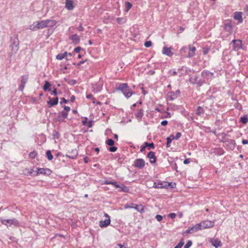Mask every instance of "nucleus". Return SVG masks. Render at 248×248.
I'll return each instance as SVG.
<instances>
[{"instance_id":"f257e3e1","label":"nucleus","mask_w":248,"mask_h":248,"mask_svg":"<svg viewBox=\"0 0 248 248\" xmlns=\"http://www.w3.org/2000/svg\"><path fill=\"white\" fill-rule=\"evenodd\" d=\"M10 43V47L11 51L9 53V55L11 56L12 55L16 54L19 48V40L17 35H15L14 36L11 37Z\"/></svg>"},{"instance_id":"f03ea898","label":"nucleus","mask_w":248,"mask_h":248,"mask_svg":"<svg viewBox=\"0 0 248 248\" xmlns=\"http://www.w3.org/2000/svg\"><path fill=\"white\" fill-rule=\"evenodd\" d=\"M117 90L122 92L126 98H129L132 94L135 93L129 87L127 83H121L117 88Z\"/></svg>"},{"instance_id":"7ed1b4c3","label":"nucleus","mask_w":248,"mask_h":248,"mask_svg":"<svg viewBox=\"0 0 248 248\" xmlns=\"http://www.w3.org/2000/svg\"><path fill=\"white\" fill-rule=\"evenodd\" d=\"M0 221L1 223L7 227H11L12 226L14 227H17L19 226V221L16 218L3 219H1Z\"/></svg>"},{"instance_id":"20e7f679","label":"nucleus","mask_w":248,"mask_h":248,"mask_svg":"<svg viewBox=\"0 0 248 248\" xmlns=\"http://www.w3.org/2000/svg\"><path fill=\"white\" fill-rule=\"evenodd\" d=\"M124 208H134L137 211L142 212L144 211V207L141 205H137L136 204L131 203L130 204H126L124 205Z\"/></svg>"},{"instance_id":"39448f33","label":"nucleus","mask_w":248,"mask_h":248,"mask_svg":"<svg viewBox=\"0 0 248 248\" xmlns=\"http://www.w3.org/2000/svg\"><path fill=\"white\" fill-rule=\"evenodd\" d=\"M231 44H233V50L234 51H238L242 48V41L240 40H233Z\"/></svg>"},{"instance_id":"423d86ee","label":"nucleus","mask_w":248,"mask_h":248,"mask_svg":"<svg viewBox=\"0 0 248 248\" xmlns=\"http://www.w3.org/2000/svg\"><path fill=\"white\" fill-rule=\"evenodd\" d=\"M49 21L47 20H41L37 21L36 24L34 25L35 28L38 29H43L48 27V23Z\"/></svg>"},{"instance_id":"0eeeda50","label":"nucleus","mask_w":248,"mask_h":248,"mask_svg":"<svg viewBox=\"0 0 248 248\" xmlns=\"http://www.w3.org/2000/svg\"><path fill=\"white\" fill-rule=\"evenodd\" d=\"M171 183H167L166 182H159L158 183L155 182L153 187L155 188H168Z\"/></svg>"},{"instance_id":"6e6552de","label":"nucleus","mask_w":248,"mask_h":248,"mask_svg":"<svg viewBox=\"0 0 248 248\" xmlns=\"http://www.w3.org/2000/svg\"><path fill=\"white\" fill-rule=\"evenodd\" d=\"M201 225V229H204L214 226L215 222L212 221L205 220L202 223H199Z\"/></svg>"},{"instance_id":"1a4fd4ad","label":"nucleus","mask_w":248,"mask_h":248,"mask_svg":"<svg viewBox=\"0 0 248 248\" xmlns=\"http://www.w3.org/2000/svg\"><path fill=\"white\" fill-rule=\"evenodd\" d=\"M29 76L28 75H23L21 77V84L19 87V90L22 91L25 86V84L28 81Z\"/></svg>"},{"instance_id":"9d476101","label":"nucleus","mask_w":248,"mask_h":248,"mask_svg":"<svg viewBox=\"0 0 248 248\" xmlns=\"http://www.w3.org/2000/svg\"><path fill=\"white\" fill-rule=\"evenodd\" d=\"M145 161L142 158H138L134 161V166L139 169L143 168L145 166Z\"/></svg>"},{"instance_id":"9b49d317","label":"nucleus","mask_w":248,"mask_h":248,"mask_svg":"<svg viewBox=\"0 0 248 248\" xmlns=\"http://www.w3.org/2000/svg\"><path fill=\"white\" fill-rule=\"evenodd\" d=\"M172 47H168L165 46L163 48L162 51V54L169 57H171L173 55V53L172 52Z\"/></svg>"},{"instance_id":"f8f14e48","label":"nucleus","mask_w":248,"mask_h":248,"mask_svg":"<svg viewBox=\"0 0 248 248\" xmlns=\"http://www.w3.org/2000/svg\"><path fill=\"white\" fill-rule=\"evenodd\" d=\"M196 50V48L195 47L189 46V48H188V53L185 55V57L187 58L193 57L195 55Z\"/></svg>"},{"instance_id":"ddd939ff","label":"nucleus","mask_w":248,"mask_h":248,"mask_svg":"<svg viewBox=\"0 0 248 248\" xmlns=\"http://www.w3.org/2000/svg\"><path fill=\"white\" fill-rule=\"evenodd\" d=\"M143 114L144 111L142 109H137V110L135 113V117L139 122L141 121Z\"/></svg>"},{"instance_id":"4468645a","label":"nucleus","mask_w":248,"mask_h":248,"mask_svg":"<svg viewBox=\"0 0 248 248\" xmlns=\"http://www.w3.org/2000/svg\"><path fill=\"white\" fill-rule=\"evenodd\" d=\"M147 157L150 159V162L152 164L155 163L156 161V157L155 155V153L154 152H149L147 155Z\"/></svg>"},{"instance_id":"2eb2a0df","label":"nucleus","mask_w":248,"mask_h":248,"mask_svg":"<svg viewBox=\"0 0 248 248\" xmlns=\"http://www.w3.org/2000/svg\"><path fill=\"white\" fill-rule=\"evenodd\" d=\"M37 170V174H43L50 175L51 173V170L49 169L39 168Z\"/></svg>"},{"instance_id":"dca6fc26","label":"nucleus","mask_w":248,"mask_h":248,"mask_svg":"<svg viewBox=\"0 0 248 248\" xmlns=\"http://www.w3.org/2000/svg\"><path fill=\"white\" fill-rule=\"evenodd\" d=\"M110 223V219L107 218L105 220H101L99 221V226L101 228H105L107 227Z\"/></svg>"},{"instance_id":"f3484780","label":"nucleus","mask_w":248,"mask_h":248,"mask_svg":"<svg viewBox=\"0 0 248 248\" xmlns=\"http://www.w3.org/2000/svg\"><path fill=\"white\" fill-rule=\"evenodd\" d=\"M70 39L71 40L72 42L76 45L78 44L80 41L79 36L77 34H75L71 36L70 37Z\"/></svg>"},{"instance_id":"a211bd4d","label":"nucleus","mask_w":248,"mask_h":248,"mask_svg":"<svg viewBox=\"0 0 248 248\" xmlns=\"http://www.w3.org/2000/svg\"><path fill=\"white\" fill-rule=\"evenodd\" d=\"M210 243L212 244V246L215 247L216 248H217L222 246L221 241L218 239H211Z\"/></svg>"},{"instance_id":"6ab92c4d","label":"nucleus","mask_w":248,"mask_h":248,"mask_svg":"<svg viewBox=\"0 0 248 248\" xmlns=\"http://www.w3.org/2000/svg\"><path fill=\"white\" fill-rule=\"evenodd\" d=\"M47 103L49 105V108L57 105L58 103V97H56L53 101H52L51 98L49 97V100L47 101Z\"/></svg>"},{"instance_id":"aec40b11","label":"nucleus","mask_w":248,"mask_h":248,"mask_svg":"<svg viewBox=\"0 0 248 248\" xmlns=\"http://www.w3.org/2000/svg\"><path fill=\"white\" fill-rule=\"evenodd\" d=\"M234 19L238 20L239 23H242L243 22L242 13L235 12L234 13Z\"/></svg>"},{"instance_id":"412c9836","label":"nucleus","mask_w":248,"mask_h":248,"mask_svg":"<svg viewBox=\"0 0 248 248\" xmlns=\"http://www.w3.org/2000/svg\"><path fill=\"white\" fill-rule=\"evenodd\" d=\"M65 8L69 10H73L74 6L72 0H66Z\"/></svg>"},{"instance_id":"4be33fe9","label":"nucleus","mask_w":248,"mask_h":248,"mask_svg":"<svg viewBox=\"0 0 248 248\" xmlns=\"http://www.w3.org/2000/svg\"><path fill=\"white\" fill-rule=\"evenodd\" d=\"M68 53L65 52L64 53H60L56 56V59L59 60H62V59L65 58L66 60H69V59L67 58Z\"/></svg>"},{"instance_id":"5701e85b","label":"nucleus","mask_w":248,"mask_h":248,"mask_svg":"<svg viewBox=\"0 0 248 248\" xmlns=\"http://www.w3.org/2000/svg\"><path fill=\"white\" fill-rule=\"evenodd\" d=\"M201 225L199 224V223L196 224L194 226L191 227L190 228V230L191 231V233H193L194 232H196L199 230H201Z\"/></svg>"},{"instance_id":"b1692460","label":"nucleus","mask_w":248,"mask_h":248,"mask_svg":"<svg viewBox=\"0 0 248 248\" xmlns=\"http://www.w3.org/2000/svg\"><path fill=\"white\" fill-rule=\"evenodd\" d=\"M47 21H50L48 23V27H50L52 28L54 26H55L56 24L57 23V22L56 20H52V19H47Z\"/></svg>"},{"instance_id":"393cba45","label":"nucleus","mask_w":248,"mask_h":248,"mask_svg":"<svg viewBox=\"0 0 248 248\" xmlns=\"http://www.w3.org/2000/svg\"><path fill=\"white\" fill-rule=\"evenodd\" d=\"M50 86V84L49 83V82L48 81H46L45 85L43 87V90L45 91H50L51 89H50V88H49Z\"/></svg>"},{"instance_id":"a878e982","label":"nucleus","mask_w":248,"mask_h":248,"mask_svg":"<svg viewBox=\"0 0 248 248\" xmlns=\"http://www.w3.org/2000/svg\"><path fill=\"white\" fill-rule=\"evenodd\" d=\"M198 79V77L196 75L191 76L189 79V82L192 84H195L197 83Z\"/></svg>"},{"instance_id":"bb28decb","label":"nucleus","mask_w":248,"mask_h":248,"mask_svg":"<svg viewBox=\"0 0 248 248\" xmlns=\"http://www.w3.org/2000/svg\"><path fill=\"white\" fill-rule=\"evenodd\" d=\"M224 29L227 31L230 32L232 30V27L230 23H227L224 25Z\"/></svg>"},{"instance_id":"cd10ccee","label":"nucleus","mask_w":248,"mask_h":248,"mask_svg":"<svg viewBox=\"0 0 248 248\" xmlns=\"http://www.w3.org/2000/svg\"><path fill=\"white\" fill-rule=\"evenodd\" d=\"M180 52L182 55H183L185 57L186 55V53H188V47L186 46H183L180 50Z\"/></svg>"},{"instance_id":"c85d7f7f","label":"nucleus","mask_w":248,"mask_h":248,"mask_svg":"<svg viewBox=\"0 0 248 248\" xmlns=\"http://www.w3.org/2000/svg\"><path fill=\"white\" fill-rule=\"evenodd\" d=\"M202 76H212L213 75V73L207 70H204L202 73Z\"/></svg>"},{"instance_id":"c756f323","label":"nucleus","mask_w":248,"mask_h":248,"mask_svg":"<svg viewBox=\"0 0 248 248\" xmlns=\"http://www.w3.org/2000/svg\"><path fill=\"white\" fill-rule=\"evenodd\" d=\"M204 112V109L201 107H198L196 110V113L198 115L203 114Z\"/></svg>"},{"instance_id":"7c9ffc66","label":"nucleus","mask_w":248,"mask_h":248,"mask_svg":"<svg viewBox=\"0 0 248 248\" xmlns=\"http://www.w3.org/2000/svg\"><path fill=\"white\" fill-rule=\"evenodd\" d=\"M46 156L48 160H51L53 159V155L50 150H47L46 152Z\"/></svg>"},{"instance_id":"2f4dec72","label":"nucleus","mask_w":248,"mask_h":248,"mask_svg":"<svg viewBox=\"0 0 248 248\" xmlns=\"http://www.w3.org/2000/svg\"><path fill=\"white\" fill-rule=\"evenodd\" d=\"M224 151L221 148L216 149L215 151V153L218 155H222L224 154Z\"/></svg>"},{"instance_id":"473e14b6","label":"nucleus","mask_w":248,"mask_h":248,"mask_svg":"<svg viewBox=\"0 0 248 248\" xmlns=\"http://www.w3.org/2000/svg\"><path fill=\"white\" fill-rule=\"evenodd\" d=\"M119 188H121V190H120L121 191L128 192L129 191V188L127 186H120V187H119Z\"/></svg>"},{"instance_id":"72a5a7b5","label":"nucleus","mask_w":248,"mask_h":248,"mask_svg":"<svg viewBox=\"0 0 248 248\" xmlns=\"http://www.w3.org/2000/svg\"><path fill=\"white\" fill-rule=\"evenodd\" d=\"M72 152L73 153V155H70L68 154V155H67V156L70 158L74 159L77 157L78 154H77V152L76 150H73Z\"/></svg>"},{"instance_id":"f704fd0d","label":"nucleus","mask_w":248,"mask_h":248,"mask_svg":"<svg viewBox=\"0 0 248 248\" xmlns=\"http://www.w3.org/2000/svg\"><path fill=\"white\" fill-rule=\"evenodd\" d=\"M240 122L244 124H246L248 122V117L246 116L242 117L240 119Z\"/></svg>"},{"instance_id":"c9c22d12","label":"nucleus","mask_w":248,"mask_h":248,"mask_svg":"<svg viewBox=\"0 0 248 248\" xmlns=\"http://www.w3.org/2000/svg\"><path fill=\"white\" fill-rule=\"evenodd\" d=\"M93 91L97 92H99L102 90V87L99 85H94L93 87Z\"/></svg>"},{"instance_id":"e433bc0d","label":"nucleus","mask_w":248,"mask_h":248,"mask_svg":"<svg viewBox=\"0 0 248 248\" xmlns=\"http://www.w3.org/2000/svg\"><path fill=\"white\" fill-rule=\"evenodd\" d=\"M144 144L145 145V147H149V149L150 148H152V149H154L155 148V145L154 144V143L152 142V143H148L147 142H145L144 143Z\"/></svg>"},{"instance_id":"4c0bfd02","label":"nucleus","mask_w":248,"mask_h":248,"mask_svg":"<svg viewBox=\"0 0 248 248\" xmlns=\"http://www.w3.org/2000/svg\"><path fill=\"white\" fill-rule=\"evenodd\" d=\"M106 143L109 146H113L114 143V141L111 139H108L106 141Z\"/></svg>"},{"instance_id":"58836bf2","label":"nucleus","mask_w":248,"mask_h":248,"mask_svg":"<svg viewBox=\"0 0 248 248\" xmlns=\"http://www.w3.org/2000/svg\"><path fill=\"white\" fill-rule=\"evenodd\" d=\"M125 5H126L125 11L126 12H127L131 9L132 5L131 3H130L129 2H128V1L125 2Z\"/></svg>"},{"instance_id":"ea45409f","label":"nucleus","mask_w":248,"mask_h":248,"mask_svg":"<svg viewBox=\"0 0 248 248\" xmlns=\"http://www.w3.org/2000/svg\"><path fill=\"white\" fill-rule=\"evenodd\" d=\"M56 120L57 121L62 122L64 121V119L61 115L60 114H59L56 117Z\"/></svg>"},{"instance_id":"a19ab883","label":"nucleus","mask_w":248,"mask_h":248,"mask_svg":"<svg viewBox=\"0 0 248 248\" xmlns=\"http://www.w3.org/2000/svg\"><path fill=\"white\" fill-rule=\"evenodd\" d=\"M116 20H117V22L120 24H123L125 22V20L123 17H118L116 19Z\"/></svg>"},{"instance_id":"79ce46f5","label":"nucleus","mask_w":248,"mask_h":248,"mask_svg":"<svg viewBox=\"0 0 248 248\" xmlns=\"http://www.w3.org/2000/svg\"><path fill=\"white\" fill-rule=\"evenodd\" d=\"M37 154L36 152L33 151L29 154V157L31 158H34L37 155Z\"/></svg>"},{"instance_id":"37998d69","label":"nucleus","mask_w":248,"mask_h":248,"mask_svg":"<svg viewBox=\"0 0 248 248\" xmlns=\"http://www.w3.org/2000/svg\"><path fill=\"white\" fill-rule=\"evenodd\" d=\"M184 242L183 240L180 241V242L178 243L177 245H176L174 248H182V246L184 245Z\"/></svg>"},{"instance_id":"c03bdc74","label":"nucleus","mask_w":248,"mask_h":248,"mask_svg":"<svg viewBox=\"0 0 248 248\" xmlns=\"http://www.w3.org/2000/svg\"><path fill=\"white\" fill-rule=\"evenodd\" d=\"M192 244V241L190 240H189L187 241L186 244L185 245L184 248H189L191 246Z\"/></svg>"},{"instance_id":"a18cd8bd","label":"nucleus","mask_w":248,"mask_h":248,"mask_svg":"<svg viewBox=\"0 0 248 248\" xmlns=\"http://www.w3.org/2000/svg\"><path fill=\"white\" fill-rule=\"evenodd\" d=\"M152 45V43L151 41H147L145 42L144 46L146 47H149Z\"/></svg>"},{"instance_id":"49530a36","label":"nucleus","mask_w":248,"mask_h":248,"mask_svg":"<svg viewBox=\"0 0 248 248\" xmlns=\"http://www.w3.org/2000/svg\"><path fill=\"white\" fill-rule=\"evenodd\" d=\"M111 147H109V149H108V150L109 152H115L117 151V147H115V146H111Z\"/></svg>"},{"instance_id":"de8ad7c7","label":"nucleus","mask_w":248,"mask_h":248,"mask_svg":"<svg viewBox=\"0 0 248 248\" xmlns=\"http://www.w3.org/2000/svg\"><path fill=\"white\" fill-rule=\"evenodd\" d=\"M61 115L65 119L68 116V113L64 111H62L60 113Z\"/></svg>"},{"instance_id":"09e8293b","label":"nucleus","mask_w":248,"mask_h":248,"mask_svg":"<svg viewBox=\"0 0 248 248\" xmlns=\"http://www.w3.org/2000/svg\"><path fill=\"white\" fill-rule=\"evenodd\" d=\"M52 135L54 138H57V139H58L60 136L59 133L57 131H54V133H53Z\"/></svg>"},{"instance_id":"8fccbe9b","label":"nucleus","mask_w":248,"mask_h":248,"mask_svg":"<svg viewBox=\"0 0 248 248\" xmlns=\"http://www.w3.org/2000/svg\"><path fill=\"white\" fill-rule=\"evenodd\" d=\"M171 141H172L170 139L168 138H167L166 146L167 147H169L170 146Z\"/></svg>"},{"instance_id":"3c124183","label":"nucleus","mask_w":248,"mask_h":248,"mask_svg":"<svg viewBox=\"0 0 248 248\" xmlns=\"http://www.w3.org/2000/svg\"><path fill=\"white\" fill-rule=\"evenodd\" d=\"M155 218L156 219V220L158 221H160L162 220V216H161V215H157L156 216H155Z\"/></svg>"},{"instance_id":"603ef678","label":"nucleus","mask_w":248,"mask_h":248,"mask_svg":"<svg viewBox=\"0 0 248 248\" xmlns=\"http://www.w3.org/2000/svg\"><path fill=\"white\" fill-rule=\"evenodd\" d=\"M181 136V133L180 132H177L176 135L174 136L175 140L179 139Z\"/></svg>"},{"instance_id":"864d4df0","label":"nucleus","mask_w":248,"mask_h":248,"mask_svg":"<svg viewBox=\"0 0 248 248\" xmlns=\"http://www.w3.org/2000/svg\"><path fill=\"white\" fill-rule=\"evenodd\" d=\"M176 214L175 213H170L169 215V217L171 218V219H173L174 218H175L176 217Z\"/></svg>"},{"instance_id":"5fc2aeb1","label":"nucleus","mask_w":248,"mask_h":248,"mask_svg":"<svg viewBox=\"0 0 248 248\" xmlns=\"http://www.w3.org/2000/svg\"><path fill=\"white\" fill-rule=\"evenodd\" d=\"M77 30L80 31H84V28L82 27L81 24H80V25L77 28Z\"/></svg>"},{"instance_id":"6e6d98bb","label":"nucleus","mask_w":248,"mask_h":248,"mask_svg":"<svg viewBox=\"0 0 248 248\" xmlns=\"http://www.w3.org/2000/svg\"><path fill=\"white\" fill-rule=\"evenodd\" d=\"M61 100H62V101L60 102L61 104H62L63 103H67L68 102V100H66L65 98H64L63 97L61 98Z\"/></svg>"},{"instance_id":"4d7b16f0","label":"nucleus","mask_w":248,"mask_h":248,"mask_svg":"<svg viewBox=\"0 0 248 248\" xmlns=\"http://www.w3.org/2000/svg\"><path fill=\"white\" fill-rule=\"evenodd\" d=\"M81 49V47L78 46L74 49V51L76 53H78V52H79V51H80Z\"/></svg>"},{"instance_id":"13d9d810","label":"nucleus","mask_w":248,"mask_h":248,"mask_svg":"<svg viewBox=\"0 0 248 248\" xmlns=\"http://www.w3.org/2000/svg\"><path fill=\"white\" fill-rule=\"evenodd\" d=\"M86 98L87 99H91L92 100H94V97H93V95L92 94H89L86 95Z\"/></svg>"},{"instance_id":"bf43d9fd","label":"nucleus","mask_w":248,"mask_h":248,"mask_svg":"<svg viewBox=\"0 0 248 248\" xmlns=\"http://www.w3.org/2000/svg\"><path fill=\"white\" fill-rule=\"evenodd\" d=\"M112 185H113L116 188H119L120 187V186L117 184V182H113Z\"/></svg>"},{"instance_id":"052dcab7","label":"nucleus","mask_w":248,"mask_h":248,"mask_svg":"<svg viewBox=\"0 0 248 248\" xmlns=\"http://www.w3.org/2000/svg\"><path fill=\"white\" fill-rule=\"evenodd\" d=\"M77 81L76 80H71L69 81L68 83L70 84V85H74L76 83Z\"/></svg>"},{"instance_id":"680f3d73","label":"nucleus","mask_w":248,"mask_h":248,"mask_svg":"<svg viewBox=\"0 0 248 248\" xmlns=\"http://www.w3.org/2000/svg\"><path fill=\"white\" fill-rule=\"evenodd\" d=\"M58 94L57 90L56 88H54V90L52 92L51 94L57 95Z\"/></svg>"},{"instance_id":"e2e57ef3","label":"nucleus","mask_w":248,"mask_h":248,"mask_svg":"<svg viewBox=\"0 0 248 248\" xmlns=\"http://www.w3.org/2000/svg\"><path fill=\"white\" fill-rule=\"evenodd\" d=\"M168 122L166 120H164L161 122V124L163 126H166L168 124Z\"/></svg>"},{"instance_id":"0e129e2a","label":"nucleus","mask_w":248,"mask_h":248,"mask_svg":"<svg viewBox=\"0 0 248 248\" xmlns=\"http://www.w3.org/2000/svg\"><path fill=\"white\" fill-rule=\"evenodd\" d=\"M190 158H187V159H186L184 161V163L185 164H188L190 163Z\"/></svg>"},{"instance_id":"69168bd1","label":"nucleus","mask_w":248,"mask_h":248,"mask_svg":"<svg viewBox=\"0 0 248 248\" xmlns=\"http://www.w3.org/2000/svg\"><path fill=\"white\" fill-rule=\"evenodd\" d=\"M113 181L106 180L104 182V184L106 185H112Z\"/></svg>"},{"instance_id":"338daca9","label":"nucleus","mask_w":248,"mask_h":248,"mask_svg":"<svg viewBox=\"0 0 248 248\" xmlns=\"http://www.w3.org/2000/svg\"><path fill=\"white\" fill-rule=\"evenodd\" d=\"M196 84H198V86H202V81H201V80H198L197 79V83H196Z\"/></svg>"},{"instance_id":"774afa93","label":"nucleus","mask_w":248,"mask_h":248,"mask_svg":"<svg viewBox=\"0 0 248 248\" xmlns=\"http://www.w3.org/2000/svg\"><path fill=\"white\" fill-rule=\"evenodd\" d=\"M64 109L65 110V111H70V108L69 107H68V106H65L64 107Z\"/></svg>"}]
</instances>
